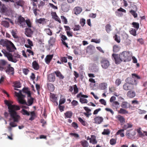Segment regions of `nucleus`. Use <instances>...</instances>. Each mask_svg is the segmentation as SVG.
<instances>
[{
  "label": "nucleus",
  "instance_id": "f257e3e1",
  "mask_svg": "<svg viewBox=\"0 0 147 147\" xmlns=\"http://www.w3.org/2000/svg\"><path fill=\"white\" fill-rule=\"evenodd\" d=\"M5 104L8 107V112L11 117L13 120V121H11L9 125L12 127H15L17 126L16 123L15 122H18L20 118V116L18 114L16 111L19 110L20 108L18 106L12 105L13 103L12 101L7 100H4Z\"/></svg>",
  "mask_w": 147,
  "mask_h": 147
},
{
  "label": "nucleus",
  "instance_id": "f03ea898",
  "mask_svg": "<svg viewBox=\"0 0 147 147\" xmlns=\"http://www.w3.org/2000/svg\"><path fill=\"white\" fill-rule=\"evenodd\" d=\"M0 45L6 47V49L9 52H13L16 50L14 44L10 41L2 39L0 40Z\"/></svg>",
  "mask_w": 147,
  "mask_h": 147
},
{
  "label": "nucleus",
  "instance_id": "7ed1b4c3",
  "mask_svg": "<svg viewBox=\"0 0 147 147\" xmlns=\"http://www.w3.org/2000/svg\"><path fill=\"white\" fill-rule=\"evenodd\" d=\"M126 83L123 85V88L125 90H131L134 88L133 79L131 78H128L125 80Z\"/></svg>",
  "mask_w": 147,
  "mask_h": 147
},
{
  "label": "nucleus",
  "instance_id": "20e7f679",
  "mask_svg": "<svg viewBox=\"0 0 147 147\" xmlns=\"http://www.w3.org/2000/svg\"><path fill=\"white\" fill-rule=\"evenodd\" d=\"M120 57L124 62H128L131 59V55L129 51H124L120 53Z\"/></svg>",
  "mask_w": 147,
  "mask_h": 147
},
{
  "label": "nucleus",
  "instance_id": "39448f33",
  "mask_svg": "<svg viewBox=\"0 0 147 147\" xmlns=\"http://www.w3.org/2000/svg\"><path fill=\"white\" fill-rule=\"evenodd\" d=\"M25 20L24 18L21 16H19L17 20L16 23L20 26L24 27L26 26Z\"/></svg>",
  "mask_w": 147,
  "mask_h": 147
},
{
  "label": "nucleus",
  "instance_id": "423d86ee",
  "mask_svg": "<svg viewBox=\"0 0 147 147\" xmlns=\"http://www.w3.org/2000/svg\"><path fill=\"white\" fill-rule=\"evenodd\" d=\"M8 65L7 61L3 59H0V70L3 71L5 69Z\"/></svg>",
  "mask_w": 147,
  "mask_h": 147
},
{
  "label": "nucleus",
  "instance_id": "0eeeda50",
  "mask_svg": "<svg viewBox=\"0 0 147 147\" xmlns=\"http://www.w3.org/2000/svg\"><path fill=\"white\" fill-rule=\"evenodd\" d=\"M4 19L6 20L7 21L3 20L1 22L2 25L5 28H8L9 26V22H10L12 24H13V21L8 18H4Z\"/></svg>",
  "mask_w": 147,
  "mask_h": 147
},
{
  "label": "nucleus",
  "instance_id": "6e6552de",
  "mask_svg": "<svg viewBox=\"0 0 147 147\" xmlns=\"http://www.w3.org/2000/svg\"><path fill=\"white\" fill-rule=\"evenodd\" d=\"M101 66L103 68L106 69L108 68L110 65L109 61L105 59H103L100 61Z\"/></svg>",
  "mask_w": 147,
  "mask_h": 147
},
{
  "label": "nucleus",
  "instance_id": "1a4fd4ad",
  "mask_svg": "<svg viewBox=\"0 0 147 147\" xmlns=\"http://www.w3.org/2000/svg\"><path fill=\"white\" fill-rule=\"evenodd\" d=\"M112 56L114 58L116 64H119L122 61H123V60L121 59L120 54L118 55L113 53L112 55Z\"/></svg>",
  "mask_w": 147,
  "mask_h": 147
},
{
  "label": "nucleus",
  "instance_id": "9d476101",
  "mask_svg": "<svg viewBox=\"0 0 147 147\" xmlns=\"http://www.w3.org/2000/svg\"><path fill=\"white\" fill-rule=\"evenodd\" d=\"M122 13H126V11L121 7L118 9L115 12L116 15L119 17H121L123 16V14Z\"/></svg>",
  "mask_w": 147,
  "mask_h": 147
},
{
  "label": "nucleus",
  "instance_id": "9b49d317",
  "mask_svg": "<svg viewBox=\"0 0 147 147\" xmlns=\"http://www.w3.org/2000/svg\"><path fill=\"white\" fill-rule=\"evenodd\" d=\"M25 96V95H23L22 93L21 90H20L19 94H18V100L20 103L22 104L23 102V101L25 100L23 99Z\"/></svg>",
  "mask_w": 147,
  "mask_h": 147
},
{
  "label": "nucleus",
  "instance_id": "f8f14e48",
  "mask_svg": "<svg viewBox=\"0 0 147 147\" xmlns=\"http://www.w3.org/2000/svg\"><path fill=\"white\" fill-rule=\"evenodd\" d=\"M6 54V55H5V56L7 58L9 61L14 63H16L17 61V60L16 59L13 58V56L11 54L8 53H7Z\"/></svg>",
  "mask_w": 147,
  "mask_h": 147
},
{
  "label": "nucleus",
  "instance_id": "ddd939ff",
  "mask_svg": "<svg viewBox=\"0 0 147 147\" xmlns=\"http://www.w3.org/2000/svg\"><path fill=\"white\" fill-rule=\"evenodd\" d=\"M34 99L32 97H30V98H28L27 102L25 100L22 104H25L27 106H30L33 103Z\"/></svg>",
  "mask_w": 147,
  "mask_h": 147
},
{
  "label": "nucleus",
  "instance_id": "4468645a",
  "mask_svg": "<svg viewBox=\"0 0 147 147\" xmlns=\"http://www.w3.org/2000/svg\"><path fill=\"white\" fill-rule=\"evenodd\" d=\"M103 119L102 117L98 116L94 119V123L96 124H100L103 121Z\"/></svg>",
  "mask_w": 147,
  "mask_h": 147
},
{
  "label": "nucleus",
  "instance_id": "2eb2a0df",
  "mask_svg": "<svg viewBox=\"0 0 147 147\" xmlns=\"http://www.w3.org/2000/svg\"><path fill=\"white\" fill-rule=\"evenodd\" d=\"M61 38L62 44L67 48H69L67 44L65 41V40L68 39L67 37L65 35L62 34L61 36Z\"/></svg>",
  "mask_w": 147,
  "mask_h": 147
},
{
  "label": "nucleus",
  "instance_id": "dca6fc26",
  "mask_svg": "<svg viewBox=\"0 0 147 147\" xmlns=\"http://www.w3.org/2000/svg\"><path fill=\"white\" fill-rule=\"evenodd\" d=\"M10 66V65H9L8 66H7L6 69L4 70H5L7 73H11V74L13 75L14 73V69L13 67Z\"/></svg>",
  "mask_w": 147,
  "mask_h": 147
},
{
  "label": "nucleus",
  "instance_id": "f3484780",
  "mask_svg": "<svg viewBox=\"0 0 147 147\" xmlns=\"http://www.w3.org/2000/svg\"><path fill=\"white\" fill-rule=\"evenodd\" d=\"M33 31L30 28H26L25 30V34L28 37H31L33 34Z\"/></svg>",
  "mask_w": 147,
  "mask_h": 147
},
{
  "label": "nucleus",
  "instance_id": "a211bd4d",
  "mask_svg": "<svg viewBox=\"0 0 147 147\" xmlns=\"http://www.w3.org/2000/svg\"><path fill=\"white\" fill-rule=\"evenodd\" d=\"M116 118L120 121L121 125H122L125 122V119L124 118L120 115H118Z\"/></svg>",
  "mask_w": 147,
  "mask_h": 147
},
{
  "label": "nucleus",
  "instance_id": "6ab92c4d",
  "mask_svg": "<svg viewBox=\"0 0 147 147\" xmlns=\"http://www.w3.org/2000/svg\"><path fill=\"white\" fill-rule=\"evenodd\" d=\"M48 79L50 82H54L55 80V76L53 74H51L48 76Z\"/></svg>",
  "mask_w": 147,
  "mask_h": 147
},
{
  "label": "nucleus",
  "instance_id": "aec40b11",
  "mask_svg": "<svg viewBox=\"0 0 147 147\" xmlns=\"http://www.w3.org/2000/svg\"><path fill=\"white\" fill-rule=\"evenodd\" d=\"M107 84L106 82L101 83L99 84V88L101 90H105L107 88Z\"/></svg>",
  "mask_w": 147,
  "mask_h": 147
},
{
  "label": "nucleus",
  "instance_id": "412c9836",
  "mask_svg": "<svg viewBox=\"0 0 147 147\" xmlns=\"http://www.w3.org/2000/svg\"><path fill=\"white\" fill-rule=\"evenodd\" d=\"M53 55H48L46 56L45 59V60L47 64H49V63L53 58Z\"/></svg>",
  "mask_w": 147,
  "mask_h": 147
},
{
  "label": "nucleus",
  "instance_id": "4be33fe9",
  "mask_svg": "<svg viewBox=\"0 0 147 147\" xmlns=\"http://www.w3.org/2000/svg\"><path fill=\"white\" fill-rule=\"evenodd\" d=\"M32 66L33 68L35 70H38L39 68V65L36 61H34L32 63Z\"/></svg>",
  "mask_w": 147,
  "mask_h": 147
},
{
  "label": "nucleus",
  "instance_id": "5701e85b",
  "mask_svg": "<svg viewBox=\"0 0 147 147\" xmlns=\"http://www.w3.org/2000/svg\"><path fill=\"white\" fill-rule=\"evenodd\" d=\"M55 38L51 37L50 38V39L48 41V42L50 46H53L55 43Z\"/></svg>",
  "mask_w": 147,
  "mask_h": 147
},
{
  "label": "nucleus",
  "instance_id": "b1692460",
  "mask_svg": "<svg viewBox=\"0 0 147 147\" xmlns=\"http://www.w3.org/2000/svg\"><path fill=\"white\" fill-rule=\"evenodd\" d=\"M74 13L77 15L78 14H80L81 12L82 11V9L79 7H77L74 8Z\"/></svg>",
  "mask_w": 147,
  "mask_h": 147
},
{
  "label": "nucleus",
  "instance_id": "393cba45",
  "mask_svg": "<svg viewBox=\"0 0 147 147\" xmlns=\"http://www.w3.org/2000/svg\"><path fill=\"white\" fill-rule=\"evenodd\" d=\"M135 92L131 90L128 91L127 93V96L130 98H134L135 97Z\"/></svg>",
  "mask_w": 147,
  "mask_h": 147
},
{
  "label": "nucleus",
  "instance_id": "a878e982",
  "mask_svg": "<svg viewBox=\"0 0 147 147\" xmlns=\"http://www.w3.org/2000/svg\"><path fill=\"white\" fill-rule=\"evenodd\" d=\"M73 113L71 111H67L64 113L65 118H71L72 116Z\"/></svg>",
  "mask_w": 147,
  "mask_h": 147
},
{
  "label": "nucleus",
  "instance_id": "bb28decb",
  "mask_svg": "<svg viewBox=\"0 0 147 147\" xmlns=\"http://www.w3.org/2000/svg\"><path fill=\"white\" fill-rule=\"evenodd\" d=\"M30 117L29 118V120L32 121L36 117V115L34 111H32L30 112Z\"/></svg>",
  "mask_w": 147,
  "mask_h": 147
},
{
  "label": "nucleus",
  "instance_id": "cd10ccee",
  "mask_svg": "<svg viewBox=\"0 0 147 147\" xmlns=\"http://www.w3.org/2000/svg\"><path fill=\"white\" fill-rule=\"evenodd\" d=\"M133 126V125L131 123H127L124 125L122 129L124 131L128 128H131Z\"/></svg>",
  "mask_w": 147,
  "mask_h": 147
},
{
  "label": "nucleus",
  "instance_id": "c85d7f7f",
  "mask_svg": "<svg viewBox=\"0 0 147 147\" xmlns=\"http://www.w3.org/2000/svg\"><path fill=\"white\" fill-rule=\"evenodd\" d=\"M51 98L52 102L56 103L57 105H58V103L57 102V97L56 96L55 94H51Z\"/></svg>",
  "mask_w": 147,
  "mask_h": 147
},
{
  "label": "nucleus",
  "instance_id": "c756f323",
  "mask_svg": "<svg viewBox=\"0 0 147 147\" xmlns=\"http://www.w3.org/2000/svg\"><path fill=\"white\" fill-rule=\"evenodd\" d=\"M111 105L113 107L117 109L119 108V103L117 101H114L112 103Z\"/></svg>",
  "mask_w": 147,
  "mask_h": 147
},
{
  "label": "nucleus",
  "instance_id": "7c9ffc66",
  "mask_svg": "<svg viewBox=\"0 0 147 147\" xmlns=\"http://www.w3.org/2000/svg\"><path fill=\"white\" fill-rule=\"evenodd\" d=\"M54 73L56 74L57 76L59 78L62 79L64 78V76L59 71H56L54 72Z\"/></svg>",
  "mask_w": 147,
  "mask_h": 147
},
{
  "label": "nucleus",
  "instance_id": "2f4dec72",
  "mask_svg": "<svg viewBox=\"0 0 147 147\" xmlns=\"http://www.w3.org/2000/svg\"><path fill=\"white\" fill-rule=\"evenodd\" d=\"M47 87L49 90L51 92L53 91L55 89L54 85L51 83H49L47 84Z\"/></svg>",
  "mask_w": 147,
  "mask_h": 147
},
{
  "label": "nucleus",
  "instance_id": "473e14b6",
  "mask_svg": "<svg viewBox=\"0 0 147 147\" xmlns=\"http://www.w3.org/2000/svg\"><path fill=\"white\" fill-rule=\"evenodd\" d=\"M80 143L82 146L83 147H88L89 145V144L88 142L86 140L81 141Z\"/></svg>",
  "mask_w": 147,
  "mask_h": 147
},
{
  "label": "nucleus",
  "instance_id": "72a5a7b5",
  "mask_svg": "<svg viewBox=\"0 0 147 147\" xmlns=\"http://www.w3.org/2000/svg\"><path fill=\"white\" fill-rule=\"evenodd\" d=\"M44 31L49 36H51L53 34L52 31L49 28H45Z\"/></svg>",
  "mask_w": 147,
  "mask_h": 147
},
{
  "label": "nucleus",
  "instance_id": "f704fd0d",
  "mask_svg": "<svg viewBox=\"0 0 147 147\" xmlns=\"http://www.w3.org/2000/svg\"><path fill=\"white\" fill-rule=\"evenodd\" d=\"M94 137V138H91V139H90V143H92L93 144H96L97 143V141L96 140V137L94 135H91V138L92 137Z\"/></svg>",
  "mask_w": 147,
  "mask_h": 147
},
{
  "label": "nucleus",
  "instance_id": "c9c22d12",
  "mask_svg": "<svg viewBox=\"0 0 147 147\" xmlns=\"http://www.w3.org/2000/svg\"><path fill=\"white\" fill-rule=\"evenodd\" d=\"M105 30L108 33L112 30L111 26L110 24H107L105 26Z\"/></svg>",
  "mask_w": 147,
  "mask_h": 147
},
{
  "label": "nucleus",
  "instance_id": "e433bc0d",
  "mask_svg": "<svg viewBox=\"0 0 147 147\" xmlns=\"http://www.w3.org/2000/svg\"><path fill=\"white\" fill-rule=\"evenodd\" d=\"M44 18H40L36 20V22L40 24H44L45 21Z\"/></svg>",
  "mask_w": 147,
  "mask_h": 147
},
{
  "label": "nucleus",
  "instance_id": "4c0bfd02",
  "mask_svg": "<svg viewBox=\"0 0 147 147\" xmlns=\"http://www.w3.org/2000/svg\"><path fill=\"white\" fill-rule=\"evenodd\" d=\"M62 10L64 12H67L69 10L68 6L67 5H63L61 6Z\"/></svg>",
  "mask_w": 147,
  "mask_h": 147
},
{
  "label": "nucleus",
  "instance_id": "58836bf2",
  "mask_svg": "<svg viewBox=\"0 0 147 147\" xmlns=\"http://www.w3.org/2000/svg\"><path fill=\"white\" fill-rule=\"evenodd\" d=\"M118 112L119 113L121 114H128V111L123 108L120 109L118 111Z\"/></svg>",
  "mask_w": 147,
  "mask_h": 147
},
{
  "label": "nucleus",
  "instance_id": "ea45409f",
  "mask_svg": "<svg viewBox=\"0 0 147 147\" xmlns=\"http://www.w3.org/2000/svg\"><path fill=\"white\" fill-rule=\"evenodd\" d=\"M21 113L24 115L29 116L30 115V113L24 109H22L21 110Z\"/></svg>",
  "mask_w": 147,
  "mask_h": 147
},
{
  "label": "nucleus",
  "instance_id": "a19ab883",
  "mask_svg": "<svg viewBox=\"0 0 147 147\" xmlns=\"http://www.w3.org/2000/svg\"><path fill=\"white\" fill-rule=\"evenodd\" d=\"M23 90L24 92L27 94V97L28 98H30V97H32L31 96V94L30 91H28L27 88H24L23 89Z\"/></svg>",
  "mask_w": 147,
  "mask_h": 147
},
{
  "label": "nucleus",
  "instance_id": "79ce46f5",
  "mask_svg": "<svg viewBox=\"0 0 147 147\" xmlns=\"http://www.w3.org/2000/svg\"><path fill=\"white\" fill-rule=\"evenodd\" d=\"M128 103L126 102H123L121 104V107L124 109H127L128 108Z\"/></svg>",
  "mask_w": 147,
  "mask_h": 147
},
{
  "label": "nucleus",
  "instance_id": "37998d69",
  "mask_svg": "<svg viewBox=\"0 0 147 147\" xmlns=\"http://www.w3.org/2000/svg\"><path fill=\"white\" fill-rule=\"evenodd\" d=\"M79 121L84 126H86L87 125V123L86 121L84 120L81 118L80 117L78 118Z\"/></svg>",
  "mask_w": 147,
  "mask_h": 147
},
{
  "label": "nucleus",
  "instance_id": "c03bdc74",
  "mask_svg": "<svg viewBox=\"0 0 147 147\" xmlns=\"http://www.w3.org/2000/svg\"><path fill=\"white\" fill-rule=\"evenodd\" d=\"M120 50L119 47L117 45H114L113 47V51L114 52L117 53Z\"/></svg>",
  "mask_w": 147,
  "mask_h": 147
},
{
  "label": "nucleus",
  "instance_id": "a18cd8bd",
  "mask_svg": "<svg viewBox=\"0 0 147 147\" xmlns=\"http://www.w3.org/2000/svg\"><path fill=\"white\" fill-rule=\"evenodd\" d=\"M141 128L140 127L139 128L137 129V131L139 135V136L140 137H142L144 136L145 135H144L143 133L141 131Z\"/></svg>",
  "mask_w": 147,
  "mask_h": 147
},
{
  "label": "nucleus",
  "instance_id": "49530a36",
  "mask_svg": "<svg viewBox=\"0 0 147 147\" xmlns=\"http://www.w3.org/2000/svg\"><path fill=\"white\" fill-rule=\"evenodd\" d=\"M110 133V131L109 129H105L102 132V134L103 135H108Z\"/></svg>",
  "mask_w": 147,
  "mask_h": 147
},
{
  "label": "nucleus",
  "instance_id": "de8ad7c7",
  "mask_svg": "<svg viewBox=\"0 0 147 147\" xmlns=\"http://www.w3.org/2000/svg\"><path fill=\"white\" fill-rule=\"evenodd\" d=\"M136 11L132 9L130 11V13L134 16V18H136L137 17V14L136 13Z\"/></svg>",
  "mask_w": 147,
  "mask_h": 147
},
{
  "label": "nucleus",
  "instance_id": "09e8293b",
  "mask_svg": "<svg viewBox=\"0 0 147 147\" xmlns=\"http://www.w3.org/2000/svg\"><path fill=\"white\" fill-rule=\"evenodd\" d=\"M14 87L17 88H20L21 86V84L20 82H16L14 84Z\"/></svg>",
  "mask_w": 147,
  "mask_h": 147
},
{
  "label": "nucleus",
  "instance_id": "8fccbe9b",
  "mask_svg": "<svg viewBox=\"0 0 147 147\" xmlns=\"http://www.w3.org/2000/svg\"><path fill=\"white\" fill-rule=\"evenodd\" d=\"M116 139L114 138H111L110 141V144L111 145H114L116 144Z\"/></svg>",
  "mask_w": 147,
  "mask_h": 147
},
{
  "label": "nucleus",
  "instance_id": "3c124183",
  "mask_svg": "<svg viewBox=\"0 0 147 147\" xmlns=\"http://www.w3.org/2000/svg\"><path fill=\"white\" fill-rule=\"evenodd\" d=\"M133 26L135 28L138 29L139 27V24L138 23L133 22L132 23Z\"/></svg>",
  "mask_w": 147,
  "mask_h": 147
},
{
  "label": "nucleus",
  "instance_id": "603ef678",
  "mask_svg": "<svg viewBox=\"0 0 147 147\" xmlns=\"http://www.w3.org/2000/svg\"><path fill=\"white\" fill-rule=\"evenodd\" d=\"M121 83V80L119 79H117L115 81V84L116 86H118Z\"/></svg>",
  "mask_w": 147,
  "mask_h": 147
},
{
  "label": "nucleus",
  "instance_id": "864d4df0",
  "mask_svg": "<svg viewBox=\"0 0 147 147\" xmlns=\"http://www.w3.org/2000/svg\"><path fill=\"white\" fill-rule=\"evenodd\" d=\"M80 23L82 27L84 26L86 23L85 20L83 18L81 19L80 20Z\"/></svg>",
  "mask_w": 147,
  "mask_h": 147
},
{
  "label": "nucleus",
  "instance_id": "5fc2aeb1",
  "mask_svg": "<svg viewBox=\"0 0 147 147\" xmlns=\"http://www.w3.org/2000/svg\"><path fill=\"white\" fill-rule=\"evenodd\" d=\"M130 32L131 34L133 35L134 36H136V31L134 29H131L130 31Z\"/></svg>",
  "mask_w": 147,
  "mask_h": 147
},
{
  "label": "nucleus",
  "instance_id": "6e6d98bb",
  "mask_svg": "<svg viewBox=\"0 0 147 147\" xmlns=\"http://www.w3.org/2000/svg\"><path fill=\"white\" fill-rule=\"evenodd\" d=\"M61 61L62 62V63L64 62L66 63L67 62V57H61L60 59Z\"/></svg>",
  "mask_w": 147,
  "mask_h": 147
},
{
  "label": "nucleus",
  "instance_id": "4d7b16f0",
  "mask_svg": "<svg viewBox=\"0 0 147 147\" xmlns=\"http://www.w3.org/2000/svg\"><path fill=\"white\" fill-rule=\"evenodd\" d=\"M61 19L62 22H63L65 24H67L68 23L67 19L64 16H61Z\"/></svg>",
  "mask_w": 147,
  "mask_h": 147
},
{
  "label": "nucleus",
  "instance_id": "13d9d810",
  "mask_svg": "<svg viewBox=\"0 0 147 147\" xmlns=\"http://www.w3.org/2000/svg\"><path fill=\"white\" fill-rule=\"evenodd\" d=\"M132 78L134 79L136 78L138 79H141V77L136 74H131Z\"/></svg>",
  "mask_w": 147,
  "mask_h": 147
},
{
  "label": "nucleus",
  "instance_id": "bf43d9fd",
  "mask_svg": "<svg viewBox=\"0 0 147 147\" xmlns=\"http://www.w3.org/2000/svg\"><path fill=\"white\" fill-rule=\"evenodd\" d=\"M26 24L28 27L30 28L31 27V22L29 19H28L25 20Z\"/></svg>",
  "mask_w": 147,
  "mask_h": 147
},
{
  "label": "nucleus",
  "instance_id": "052dcab7",
  "mask_svg": "<svg viewBox=\"0 0 147 147\" xmlns=\"http://www.w3.org/2000/svg\"><path fill=\"white\" fill-rule=\"evenodd\" d=\"M78 102L75 100H74L71 102V104L72 106H76L78 105Z\"/></svg>",
  "mask_w": 147,
  "mask_h": 147
},
{
  "label": "nucleus",
  "instance_id": "680f3d73",
  "mask_svg": "<svg viewBox=\"0 0 147 147\" xmlns=\"http://www.w3.org/2000/svg\"><path fill=\"white\" fill-rule=\"evenodd\" d=\"M73 86L74 93L75 94H77L78 92V89L76 84L74 85Z\"/></svg>",
  "mask_w": 147,
  "mask_h": 147
},
{
  "label": "nucleus",
  "instance_id": "e2e57ef3",
  "mask_svg": "<svg viewBox=\"0 0 147 147\" xmlns=\"http://www.w3.org/2000/svg\"><path fill=\"white\" fill-rule=\"evenodd\" d=\"M80 102L82 103H87L88 102V100L86 99L80 98Z\"/></svg>",
  "mask_w": 147,
  "mask_h": 147
},
{
  "label": "nucleus",
  "instance_id": "0e129e2a",
  "mask_svg": "<svg viewBox=\"0 0 147 147\" xmlns=\"http://www.w3.org/2000/svg\"><path fill=\"white\" fill-rule=\"evenodd\" d=\"M16 3L17 5L22 7L23 5V2L21 0H19L18 1L16 2Z\"/></svg>",
  "mask_w": 147,
  "mask_h": 147
},
{
  "label": "nucleus",
  "instance_id": "69168bd1",
  "mask_svg": "<svg viewBox=\"0 0 147 147\" xmlns=\"http://www.w3.org/2000/svg\"><path fill=\"white\" fill-rule=\"evenodd\" d=\"M80 28V26L79 25H76L74 26V31L79 30Z\"/></svg>",
  "mask_w": 147,
  "mask_h": 147
},
{
  "label": "nucleus",
  "instance_id": "338daca9",
  "mask_svg": "<svg viewBox=\"0 0 147 147\" xmlns=\"http://www.w3.org/2000/svg\"><path fill=\"white\" fill-rule=\"evenodd\" d=\"M22 71L25 75H27L28 74L29 70L27 68H23L22 69Z\"/></svg>",
  "mask_w": 147,
  "mask_h": 147
},
{
  "label": "nucleus",
  "instance_id": "774afa93",
  "mask_svg": "<svg viewBox=\"0 0 147 147\" xmlns=\"http://www.w3.org/2000/svg\"><path fill=\"white\" fill-rule=\"evenodd\" d=\"M114 38L115 39V40L117 42L119 43L120 42V39L119 38H118L117 37V34H115L114 36Z\"/></svg>",
  "mask_w": 147,
  "mask_h": 147
}]
</instances>
